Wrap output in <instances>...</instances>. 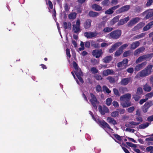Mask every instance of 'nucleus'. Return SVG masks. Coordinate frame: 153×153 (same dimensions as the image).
Masks as SVG:
<instances>
[{"label": "nucleus", "instance_id": "obj_11", "mask_svg": "<svg viewBox=\"0 0 153 153\" xmlns=\"http://www.w3.org/2000/svg\"><path fill=\"white\" fill-rule=\"evenodd\" d=\"M130 8V5H126L124 6L119 9L117 10L116 11V13L117 14L125 12L128 11Z\"/></svg>", "mask_w": 153, "mask_h": 153}, {"label": "nucleus", "instance_id": "obj_17", "mask_svg": "<svg viewBox=\"0 0 153 153\" xmlns=\"http://www.w3.org/2000/svg\"><path fill=\"white\" fill-rule=\"evenodd\" d=\"M75 73L81 83L82 84L84 82L83 79L81 77V76L82 75V73L81 70H79V71H75Z\"/></svg>", "mask_w": 153, "mask_h": 153}, {"label": "nucleus", "instance_id": "obj_64", "mask_svg": "<svg viewBox=\"0 0 153 153\" xmlns=\"http://www.w3.org/2000/svg\"><path fill=\"white\" fill-rule=\"evenodd\" d=\"M150 82L151 84L152 85V86L153 88V76H150Z\"/></svg>", "mask_w": 153, "mask_h": 153}, {"label": "nucleus", "instance_id": "obj_63", "mask_svg": "<svg viewBox=\"0 0 153 153\" xmlns=\"http://www.w3.org/2000/svg\"><path fill=\"white\" fill-rule=\"evenodd\" d=\"M113 105L115 107L117 108L119 107V105L118 102L116 101H114L112 102Z\"/></svg>", "mask_w": 153, "mask_h": 153}, {"label": "nucleus", "instance_id": "obj_25", "mask_svg": "<svg viewBox=\"0 0 153 153\" xmlns=\"http://www.w3.org/2000/svg\"><path fill=\"white\" fill-rule=\"evenodd\" d=\"M92 7L97 11H100L102 9V7L96 4H93L92 6Z\"/></svg>", "mask_w": 153, "mask_h": 153}, {"label": "nucleus", "instance_id": "obj_6", "mask_svg": "<svg viewBox=\"0 0 153 153\" xmlns=\"http://www.w3.org/2000/svg\"><path fill=\"white\" fill-rule=\"evenodd\" d=\"M80 22L79 19H78L76 24L73 25V32L75 33H79L81 31V30L80 28Z\"/></svg>", "mask_w": 153, "mask_h": 153}, {"label": "nucleus", "instance_id": "obj_46", "mask_svg": "<svg viewBox=\"0 0 153 153\" xmlns=\"http://www.w3.org/2000/svg\"><path fill=\"white\" fill-rule=\"evenodd\" d=\"M91 71L93 74H96L98 72V70L94 67H92L91 68Z\"/></svg>", "mask_w": 153, "mask_h": 153}, {"label": "nucleus", "instance_id": "obj_2", "mask_svg": "<svg viewBox=\"0 0 153 153\" xmlns=\"http://www.w3.org/2000/svg\"><path fill=\"white\" fill-rule=\"evenodd\" d=\"M152 67L153 65H148L143 70L138 73V75L140 76L143 77L149 75L152 73Z\"/></svg>", "mask_w": 153, "mask_h": 153}, {"label": "nucleus", "instance_id": "obj_47", "mask_svg": "<svg viewBox=\"0 0 153 153\" xmlns=\"http://www.w3.org/2000/svg\"><path fill=\"white\" fill-rule=\"evenodd\" d=\"M94 77L96 80H101L102 79V78L101 76L99 74H96L94 75Z\"/></svg>", "mask_w": 153, "mask_h": 153}, {"label": "nucleus", "instance_id": "obj_45", "mask_svg": "<svg viewBox=\"0 0 153 153\" xmlns=\"http://www.w3.org/2000/svg\"><path fill=\"white\" fill-rule=\"evenodd\" d=\"M143 92V91L142 88L141 87H139L137 88L136 93L141 96Z\"/></svg>", "mask_w": 153, "mask_h": 153}, {"label": "nucleus", "instance_id": "obj_49", "mask_svg": "<svg viewBox=\"0 0 153 153\" xmlns=\"http://www.w3.org/2000/svg\"><path fill=\"white\" fill-rule=\"evenodd\" d=\"M113 136L118 141H121L122 140L121 137L117 134H114Z\"/></svg>", "mask_w": 153, "mask_h": 153}, {"label": "nucleus", "instance_id": "obj_9", "mask_svg": "<svg viewBox=\"0 0 153 153\" xmlns=\"http://www.w3.org/2000/svg\"><path fill=\"white\" fill-rule=\"evenodd\" d=\"M98 122L100 125L101 126V127L105 129L107 128L111 130H113V129L111 128L109 125L104 120H98Z\"/></svg>", "mask_w": 153, "mask_h": 153}, {"label": "nucleus", "instance_id": "obj_30", "mask_svg": "<svg viewBox=\"0 0 153 153\" xmlns=\"http://www.w3.org/2000/svg\"><path fill=\"white\" fill-rule=\"evenodd\" d=\"M76 13L75 12L69 14L68 18L71 19H74L76 18Z\"/></svg>", "mask_w": 153, "mask_h": 153}, {"label": "nucleus", "instance_id": "obj_19", "mask_svg": "<svg viewBox=\"0 0 153 153\" xmlns=\"http://www.w3.org/2000/svg\"><path fill=\"white\" fill-rule=\"evenodd\" d=\"M131 79V77L124 78L122 79L120 83L123 85H126L130 82Z\"/></svg>", "mask_w": 153, "mask_h": 153}, {"label": "nucleus", "instance_id": "obj_51", "mask_svg": "<svg viewBox=\"0 0 153 153\" xmlns=\"http://www.w3.org/2000/svg\"><path fill=\"white\" fill-rule=\"evenodd\" d=\"M128 46V45L127 44H125L121 45L119 48L122 51H123V50L126 49Z\"/></svg>", "mask_w": 153, "mask_h": 153}, {"label": "nucleus", "instance_id": "obj_61", "mask_svg": "<svg viewBox=\"0 0 153 153\" xmlns=\"http://www.w3.org/2000/svg\"><path fill=\"white\" fill-rule=\"evenodd\" d=\"M70 50L68 48L66 49V54L67 56L68 57L69 59L71 57V55L70 53Z\"/></svg>", "mask_w": 153, "mask_h": 153}, {"label": "nucleus", "instance_id": "obj_23", "mask_svg": "<svg viewBox=\"0 0 153 153\" xmlns=\"http://www.w3.org/2000/svg\"><path fill=\"white\" fill-rule=\"evenodd\" d=\"M153 25V21L149 22L143 28V31H146L150 29Z\"/></svg>", "mask_w": 153, "mask_h": 153}, {"label": "nucleus", "instance_id": "obj_27", "mask_svg": "<svg viewBox=\"0 0 153 153\" xmlns=\"http://www.w3.org/2000/svg\"><path fill=\"white\" fill-rule=\"evenodd\" d=\"M143 89L145 91L150 92L152 90V87L146 83L143 86Z\"/></svg>", "mask_w": 153, "mask_h": 153}, {"label": "nucleus", "instance_id": "obj_7", "mask_svg": "<svg viewBox=\"0 0 153 153\" xmlns=\"http://www.w3.org/2000/svg\"><path fill=\"white\" fill-rule=\"evenodd\" d=\"M153 104V103L151 101H149L146 102L142 106V110L143 111L144 113L147 112L149 108Z\"/></svg>", "mask_w": 153, "mask_h": 153}, {"label": "nucleus", "instance_id": "obj_54", "mask_svg": "<svg viewBox=\"0 0 153 153\" xmlns=\"http://www.w3.org/2000/svg\"><path fill=\"white\" fill-rule=\"evenodd\" d=\"M146 35V33H141V34H139L138 35H137L135 36V37L136 39H140L141 38H142L144 36H145Z\"/></svg>", "mask_w": 153, "mask_h": 153}, {"label": "nucleus", "instance_id": "obj_12", "mask_svg": "<svg viewBox=\"0 0 153 153\" xmlns=\"http://www.w3.org/2000/svg\"><path fill=\"white\" fill-rule=\"evenodd\" d=\"M123 43L121 42H117L113 45L111 48L109 50V52L110 53H112L115 51L116 48L121 45Z\"/></svg>", "mask_w": 153, "mask_h": 153}, {"label": "nucleus", "instance_id": "obj_34", "mask_svg": "<svg viewBox=\"0 0 153 153\" xmlns=\"http://www.w3.org/2000/svg\"><path fill=\"white\" fill-rule=\"evenodd\" d=\"M102 89L104 92H105L108 94H109L111 92V91L106 85L103 86Z\"/></svg>", "mask_w": 153, "mask_h": 153}, {"label": "nucleus", "instance_id": "obj_43", "mask_svg": "<svg viewBox=\"0 0 153 153\" xmlns=\"http://www.w3.org/2000/svg\"><path fill=\"white\" fill-rule=\"evenodd\" d=\"M112 100L111 98H108L106 100V103L108 106H109L111 103Z\"/></svg>", "mask_w": 153, "mask_h": 153}, {"label": "nucleus", "instance_id": "obj_37", "mask_svg": "<svg viewBox=\"0 0 153 153\" xmlns=\"http://www.w3.org/2000/svg\"><path fill=\"white\" fill-rule=\"evenodd\" d=\"M73 67L76 70L75 71H79V70H81L80 69H79L78 68V65L77 64L75 61H73Z\"/></svg>", "mask_w": 153, "mask_h": 153}, {"label": "nucleus", "instance_id": "obj_22", "mask_svg": "<svg viewBox=\"0 0 153 153\" xmlns=\"http://www.w3.org/2000/svg\"><path fill=\"white\" fill-rule=\"evenodd\" d=\"M107 121L109 124L115 125L117 124V122L116 120L114 118L111 117H108L107 118Z\"/></svg>", "mask_w": 153, "mask_h": 153}, {"label": "nucleus", "instance_id": "obj_31", "mask_svg": "<svg viewBox=\"0 0 153 153\" xmlns=\"http://www.w3.org/2000/svg\"><path fill=\"white\" fill-rule=\"evenodd\" d=\"M142 27V23H139L136 25L133 28V30L135 31L137 30Z\"/></svg>", "mask_w": 153, "mask_h": 153}, {"label": "nucleus", "instance_id": "obj_62", "mask_svg": "<svg viewBox=\"0 0 153 153\" xmlns=\"http://www.w3.org/2000/svg\"><path fill=\"white\" fill-rule=\"evenodd\" d=\"M153 149V146H149L147 147L146 149V150L147 152H149L152 151Z\"/></svg>", "mask_w": 153, "mask_h": 153}, {"label": "nucleus", "instance_id": "obj_8", "mask_svg": "<svg viewBox=\"0 0 153 153\" xmlns=\"http://www.w3.org/2000/svg\"><path fill=\"white\" fill-rule=\"evenodd\" d=\"M143 16H145L144 19H148L153 16V10H147L142 13Z\"/></svg>", "mask_w": 153, "mask_h": 153}, {"label": "nucleus", "instance_id": "obj_60", "mask_svg": "<svg viewBox=\"0 0 153 153\" xmlns=\"http://www.w3.org/2000/svg\"><path fill=\"white\" fill-rule=\"evenodd\" d=\"M129 123L131 125V126H137L140 124V122H136L134 121H131L129 122Z\"/></svg>", "mask_w": 153, "mask_h": 153}, {"label": "nucleus", "instance_id": "obj_41", "mask_svg": "<svg viewBox=\"0 0 153 153\" xmlns=\"http://www.w3.org/2000/svg\"><path fill=\"white\" fill-rule=\"evenodd\" d=\"M136 114L137 115H138V117H136V119L139 122L141 123V122L143 121V119H142V117H141L140 116V113H138L137 112L136 113Z\"/></svg>", "mask_w": 153, "mask_h": 153}, {"label": "nucleus", "instance_id": "obj_55", "mask_svg": "<svg viewBox=\"0 0 153 153\" xmlns=\"http://www.w3.org/2000/svg\"><path fill=\"white\" fill-rule=\"evenodd\" d=\"M135 108L134 106L130 107L127 109V111L129 113L132 112L134 110Z\"/></svg>", "mask_w": 153, "mask_h": 153}, {"label": "nucleus", "instance_id": "obj_48", "mask_svg": "<svg viewBox=\"0 0 153 153\" xmlns=\"http://www.w3.org/2000/svg\"><path fill=\"white\" fill-rule=\"evenodd\" d=\"M113 91L114 94L117 96H120V93L117 89L116 88H113Z\"/></svg>", "mask_w": 153, "mask_h": 153}, {"label": "nucleus", "instance_id": "obj_24", "mask_svg": "<svg viewBox=\"0 0 153 153\" xmlns=\"http://www.w3.org/2000/svg\"><path fill=\"white\" fill-rule=\"evenodd\" d=\"M140 44V43L139 41L133 42L131 45L130 48L134 50L139 46Z\"/></svg>", "mask_w": 153, "mask_h": 153}, {"label": "nucleus", "instance_id": "obj_44", "mask_svg": "<svg viewBox=\"0 0 153 153\" xmlns=\"http://www.w3.org/2000/svg\"><path fill=\"white\" fill-rule=\"evenodd\" d=\"M111 117H116L119 116V112L117 111L112 112L111 114Z\"/></svg>", "mask_w": 153, "mask_h": 153}, {"label": "nucleus", "instance_id": "obj_4", "mask_svg": "<svg viewBox=\"0 0 153 153\" xmlns=\"http://www.w3.org/2000/svg\"><path fill=\"white\" fill-rule=\"evenodd\" d=\"M121 34V30H120L117 29L111 32L109 35L111 38L116 39L120 37Z\"/></svg>", "mask_w": 153, "mask_h": 153}, {"label": "nucleus", "instance_id": "obj_52", "mask_svg": "<svg viewBox=\"0 0 153 153\" xmlns=\"http://www.w3.org/2000/svg\"><path fill=\"white\" fill-rule=\"evenodd\" d=\"M146 98H147L148 100L149 98H152L153 97V92H150L146 94Z\"/></svg>", "mask_w": 153, "mask_h": 153}, {"label": "nucleus", "instance_id": "obj_33", "mask_svg": "<svg viewBox=\"0 0 153 153\" xmlns=\"http://www.w3.org/2000/svg\"><path fill=\"white\" fill-rule=\"evenodd\" d=\"M113 30V28L111 27H107L105 28L102 30L104 33H108L111 32Z\"/></svg>", "mask_w": 153, "mask_h": 153}, {"label": "nucleus", "instance_id": "obj_56", "mask_svg": "<svg viewBox=\"0 0 153 153\" xmlns=\"http://www.w3.org/2000/svg\"><path fill=\"white\" fill-rule=\"evenodd\" d=\"M46 4H48L49 8L51 9H52L53 8V4L52 3V2L50 1V0H48V3H47V2H46Z\"/></svg>", "mask_w": 153, "mask_h": 153}, {"label": "nucleus", "instance_id": "obj_18", "mask_svg": "<svg viewBox=\"0 0 153 153\" xmlns=\"http://www.w3.org/2000/svg\"><path fill=\"white\" fill-rule=\"evenodd\" d=\"M92 20L90 19H88L84 22L83 27L85 29H88L91 26Z\"/></svg>", "mask_w": 153, "mask_h": 153}, {"label": "nucleus", "instance_id": "obj_1", "mask_svg": "<svg viewBox=\"0 0 153 153\" xmlns=\"http://www.w3.org/2000/svg\"><path fill=\"white\" fill-rule=\"evenodd\" d=\"M131 96L130 94L127 93L120 97V100L122 101L121 104L123 107H128L132 105L130 101Z\"/></svg>", "mask_w": 153, "mask_h": 153}, {"label": "nucleus", "instance_id": "obj_38", "mask_svg": "<svg viewBox=\"0 0 153 153\" xmlns=\"http://www.w3.org/2000/svg\"><path fill=\"white\" fill-rule=\"evenodd\" d=\"M107 79L108 80L110 83H113L115 82V79L112 76H109L107 78Z\"/></svg>", "mask_w": 153, "mask_h": 153}, {"label": "nucleus", "instance_id": "obj_53", "mask_svg": "<svg viewBox=\"0 0 153 153\" xmlns=\"http://www.w3.org/2000/svg\"><path fill=\"white\" fill-rule=\"evenodd\" d=\"M142 68V66L140 65V64H139L137 65L135 68V70L136 71H138L140 70Z\"/></svg>", "mask_w": 153, "mask_h": 153}, {"label": "nucleus", "instance_id": "obj_39", "mask_svg": "<svg viewBox=\"0 0 153 153\" xmlns=\"http://www.w3.org/2000/svg\"><path fill=\"white\" fill-rule=\"evenodd\" d=\"M123 52V51L121 50L119 48L118 50H117L115 54V56H119Z\"/></svg>", "mask_w": 153, "mask_h": 153}, {"label": "nucleus", "instance_id": "obj_5", "mask_svg": "<svg viewBox=\"0 0 153 153\" xmlns=\"http://www.w3.org/2000/svg\"><path fill=\"white\" fill-rule=\"evenodd\" d=\"M91 98L90 100V102L94 108H97V105L99 103V102L97 100L95 96L92 93H90Z\"/></svg>", "mask_w": 153, "mask_h": 153}, {"label": "nucleus", "instance_id": "obj_36", "mask_svg": "<svg viewBox=\"0 0 153 153\" xmlns=\"http://www.w3.org/2000/svg\"><path fill=\"white\" fill-rule=\"evenodd\" d=\"M131 52L130 50L124 52L123 54V57H125L130 55Z\"/></svg>", "mask_w": 153, "mask_h": 153}, {"label": "nucleus", "instance_id": "obj_58", "mask_svg": "<svg viewBox=\"0 0 153 153\" xmlns=\"http://www.w3.org/2000/svg\"><path fill=\"white\" fill-rule=\"evenodd\" d=\"M126 144L128 146L131 147H136V145L135 144H134L133 143H131L129 142H126Z\"/></svg>", "mask_w": 153, "mask_h": 153}, {"label": "nucleus", "instance_id": "obj_40", "mask_svg": "<svg viewBox=\"0 0 153 153\" xmlns=\"http://www.w3.org/2000/svg\"><path fill=\"white\" fill-rule=\"evenodd\" d=\"M96 91L97 92H102L101 86L99 85H97L95 87Z\"/></svg>", "mask_w": 153, "mask_h": 153}, {"label": "nucleus", "instance_id": "obj_35", "mask_svg": "<svg viewBox=\"0 0 153 153\" xmlns=\"http://www.w3.org/2000/svg\"><path fill=\"white\" fill-rule=\"evenodd\" d=\"M142 8L141 7L139 6H137L135 8L134 11L135 12L139 13L142 11Z\"/></svg>", "mask_w": 153, "mask_h": 153}, {"label": "nucleus", "instance_id": "obj_57", "mask_svg": "<svg viewBox=\"0 0 153 153\" xmlns=\"http://www.w3.org/2000/svg\"><path fill=\"white\" fill-rule=\"evenodd\" d=\"M64 8L66 12L69 11L70 9V7L68 6V4L65 3L64 4Z\"/></svg>", "mask_w": 153, "mask_h": 153}, {"label": "nucleus", "instance_id": "obj_16", "mask_svg": "<svg viewBox=\"0 0 153 153\" xmlns=\"http://www.w3.org/2000/svg\"><path fill=\"white\" fill-rule=\"evenodd\" d=\"M128 62V60L127 59H123L121 62H119L117 64V66L118 68H120L124 66H126Z\"/></svg>", "mask_w": 153, "mask_h": 153}, {"label": "nucleus", "instance_id": "obj_14", "mask_svg": "<svg viewBox=\"0 0 153 153\" xmlns=\"http://www.w3.org/2000/svg\"><path fill=\"white\" fill-rule=\"evenodd\" d=\"M140 20V18L139 17L134 18L127 23V26L128 27H131L138 22Z\"/></svg>", "mask_w": 153, "mask_h": 153}, {"label": "nucleus", "instance_id": "obj_21", "mask_svg": "<svg viewBox=\"0 0 153 153\" xmlns=\"http://www.w3.org/2000/svg\"><path fill=\"white\" fill-rule=\"evenodd\" d=\"M120 16L119 15L117 16L114 17L110 21V24L111 25H114L116 22L118 21Z\"/></svg>", "mask_w": 153, "mask_h": 153}, {"label": "nucleus", "instance_id": "obj_26", "mask_svg": "<svg viewBox=\"0 0 153 153\" xmlns=\"http://www.w3.org/2000/svg\"><path fill=\"white\" fill-rule=\"evenodd\" d=\"M112 57L111 56H105L103 59V61L105 63H109L111 60Z\"/></svg>", "mask_w": 153, "mask_h": 153}, {"label": "nucleus", "instance_id": "obj_59", "mask_svg": "<svg viewBox=\"0 0 153 153\" xmlns=\"http://www.w3.org/2000/svg\"><path fill=\"white\" fill-rule=\"evenodd\" d=\"M91 45L95 48H97L98 46V44L96 43L95 42L92 41L91 42Z\"/></svg>", "mask_w": 153, "mask_h": 153}, {"label": "nucleus", "instance_id": "obj_29", "mask_svg": "<svg viewBox=\"0 0 153 153\" xmlns=\"http://www.w3.org/2000/svg\"><path fill=\"white\" fill-rule=\"evenodd\" d=\"M141 96L136 93L133 95L132 98L134 99L135 101H138L141 98Z\"/></svg>", "mask_w": 153, "mask_h": 153}, {"label": "nucleus", "instance_id": "obj_50", "mask_svg": "<svg viewBox=\"0 0 153 153\" xmlns=\"http://www.w3.org/2000/svg\"><path fill=\"white\" fill-rule=\"evenodd\" d=\"M114 11L112 10L111 8L106 10L105 11V13L106 14L110 15L113 13Z\"/></svg>", "mask_w": 153, "mask_h": 153}, {"label": "nucleus", "instance_id": "obj_15", "mask_svg": "<svg viewBox=\"0 0 153 153\" xmlns=\"http://www.w3.org/2000/svg\"><path fill=\"white\" fill-rule=\"evenodd\" d=\"M98 33L96 32H86L84 33V35L87 38H92L97 36Z\"/></svg>", "mask_w": 153, "mask_h": 153}, {"label": "nucleus", "instance_id": "obj_32", "mask_svg": "<svg viewBox=\"0 0 153 153\" xmlns=\"http://www.w3.org/2000/svg\"><path fill=\"white\" fill-rule=\"evenodd\" d=\"M149 123H146L145 124L140 125L138 126L139 128L140 129H144L149 126Z\"/></svg>", "mask_w": 153, "mask_h": 153}, {"label": "nucleus", "instance_id": "obj_3", "mask_svg": "<svg viewBox=\"0 0 153 153\" xmlns=\"http://www.w3.org/2000/svg\"><path fill=\"white\" fill-rule=\"evenodd\" d=\"M153 57V53L149 54L143 55L140 56L136 60V63H138L142 61L146 60H150Z\"/></svg>", "mask_w": 153, "mask_h": 153}, {"label": "nucleus", "instance_id": "obj_28", "mask_svg": "<svg viewBox=\"0 0 153 153\" xmlns=\"http://www.w3.org/2000/svg\"><path fill=\"white\" fill-rule=\"evenodd\" d=\"M88 15L90 17H95L99 16V13L92 11H90L88 13Z\"/></svg>", "mask_w": 153, "mask_h": 153}, {"label": "nucleus", "instance_id": "obj_20", "mask_svg": "<svg viewBox=\"0 0 153 153\" xmlns=\"http://www.w3.org/2000/svg\"><path fill=\"white\" fill-rule=\"evenodd\" d=\"M130 18L129 16L124 18L123 19H120L118 22L117 25H121L126 23L129 20Z\"/></svg>", "mask_w": 153, "mask_h": 153}, {"label": "nucleus", "instance_id": "obj_10", "mask_svg": "<svg viewBox=\"0 0 153 153\" xmlns=\"http://www.w3.org/2000/svg\"><path fill=\"white\" fill-rule=\"evenodd\" d=\"M92 55L96 58L100 57L103 54L101 49L93 50L92 52Z\"/></svg>", "mask_w": 153, "mask_h": 153}, {"label": "nucleus", "instance_id": "obj_42", "mask_svg": "<svg viewBox=\"0 0 153 153\" xmlns=\"http://www.w3.org/2000/svg\"><path fill=\"white\" fill-rule=\"evenodd\" d=\"M109 0H104L102 2L101 4L104 6H107L109 4Z\"/></svg>", "mask_w": 153, "mask_h": 153}, {"label": "nucleus", "instance_id": "obj_13", "mask_svg": "<svg viewBox=\"0 0 153 153\" xmlns=\"http://www.w3.org/2000/svg\"><path fill=\"white\" fill-rule=\"evenodd\" d=\"M98 109L99 112L102 115H104L105 113H108L109 112L108 108L105 106L102 108L101 105H100L98 108Z\"/></svg>", "mask_w": 153, "mask_h": 153}]
</instances>
